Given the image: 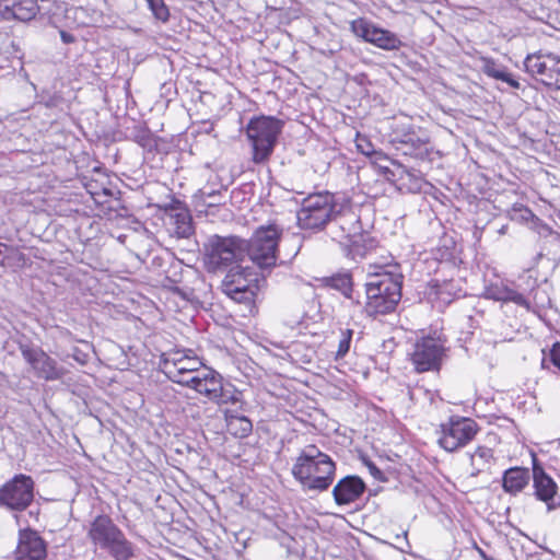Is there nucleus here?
I'll use <instances>...</instances> for the list:
<instances>
[{
    "label": "nucleus",
    "mask_w": 560,
    "mask_h": 560,
    "mask_svg": "<svg viewBox=\"0 0 560 560\" xmlns=\"http://www.w3.org/2000/svg\"><path fill=\"white\" fill-rule=\"evenodd\" d=\"M292 475L305 492H324L335 480L336 464L316 445H307L296 457Z\"/></svg>",
    "instance_id": "nucleus-1"
},
{
    "label": "nucleus",
    "mask_w": 560,
    "mask_h": 560,
    "mask_svg": "<svg viewBox=\"0 0 560 560\" xmlns=\"http://www.w3.org/2000/svg\"><path fill=\"white\" fill-rule=\"evenodd\" d=\"M404 276L398 264L388 265L365 284L368 316L376 317L394 312L401 300Z\"/></svg>",
    "instance_id": "nucleus-2"
},
{
    "label": "nucleus",
    "mask_w": 560,
    "mask_h": 560,
    "mask_svg": "<svg viewBox=\"0 0 560 560\" xmlns=\"http://www.w3.org/2000/svg\"><path fill=\"white\" fill-rule=\"evenodd\" d=\"M331 240L339 243L348 242L353 256H364L366 247L361 242H369V248L374 246V240L364 234L360 215L355 212L350 199L340 196L326 228Z\"/></svg>",
    "instance_id": "nucleus-3"
},
{
    "label": "nucleus",
    "mask_w": 560,
    "mask_h": 560,
    "mask_svg": "<svg viewBox=\"0 0 560 560\" xmlns=\"http://www.w3.org/2000/svg\"><path fill=\"white\" fill-rule=\"evenodd\" d=\"M88 538L115 560H130L133 557L132 544L107 515H98L91 522Z\"/></svg>",
    "instance_id": "nucleus-4"
},
{
    "label": "nucleus",
    "mask_w": 560,
    "mask_h": 560,
    "mask_svg": "<svg viewBox=\"0 0 560 560\" xmlns=\"http://www.w3.org/2000/svg\"><path fill=\"white\" fill-rule=\"evenodd\" d=\"M283 121L272 116L254 117L246 127V135L252 144L255 164L269 160L282 132Z\"/></svg>",
    "instance_id": "nucleus-5"
},
{
    "label": "nucleus",
    "mask_w": 560,
    "mask_h": 560,
    "mask_svg": "<svg viewBox=\"0 0 560 560\" xmlns=\"http://www.w3.org/2000/svg\"><path fill=\"white\" fill-rule=\"evenodd\" d=\"M282 229L275 224L258 226L252 237L245 240L244 254L261 270L277 265L278 245Z\"/></svg>",
    "instance_id": "nucleus-6"
},
{
    "label": "nucleus",
    "mask_w": 560,
    "mask_h": 560,
    "mask_svg": "<svg viewBox=\"0 0 560 560\" xmlns=\"http://www.w3.org/2000/svg\"><path fill=\"white\" fill-rule=\"evenodd\" d=\"M339 197L328 191L308 195L296 213L299 226L312 231L326 229Z\"/></svg>",
    "instance_id": "nucleus-7"
},
{
    "label": "nucleus",
    "mask_w": 560,
    "mask_h": 560,
    "mask_svg": "<svg viewBox=\"0 0 560 560\" xmlns=\"http://www.w3.org/2000/svg\"><path fill=\"white\" fill-rule=\"evenodd\" d=\"M244 246L245 240L238 236H211L205 244L208 270L217 272L243 261L245 258Z\"/></svg>",
    "instance_id": "nucleus-8"
},
{
    "label": "nucleus",
    "mask_w": 560,
    "mask_h": 560,
    "mask_svg": "<svg viewBox=\"0 0 560 560\" xmlns=\"http://www.w3.org/2000/svg\"><path fill=\"white\" fill-rule=\"evenodd\" d=\"M479 427L470 418L451 417L441 424L439 444L447 452H455L474 440Z\"/></svg>",
    "instance_id": "nucleus-9"
},
{
    "label": "nucleus",
    "mask_w": 560,
    "mask_h": 560,
    "mask_svg": "<svg viewBox=\"0 0 560 560\" xmlns=\"http://www.w3.org/2000/svg\"><path fill=\"white\" fill-rule=\"evenodd\" d=\"M34 498V481L30 476L20 474L0 489V505L12 511H24Z\"/></svg>",
    "instance_id": "nucleus-10"
},
{
    "label": "nucleus",
    "mask_w": 560,
    "mask_h": 560,
    "mask_svg": "<svg viewBox=\"0 0 560 560\" xmlns=\"http://www.w3.org/2000/svg\"><path fill=\"white\" fill-rule=\"evenodd\" d=\"M445 354L441 338L427 336L415 343L410 360L418 373L439 371Z\"/></svg>",
    "instance_id": "nucleus-11"
},
{
    "label": "nucleus",
    "mask_w": 560,
    "mask_h": 560,
    "mask_svg": "<svg viewBox=\"0 0 560 560\" xmlns=\"http://www.w3.org/2000/svg\"><path fill=\"white\" fill-rule=\"evenodd\" d=\"M19 349L23 359L31 365L36 377L52 382L61 380L67 374V370L59 365L42 348L20 343Z\"/></svg>",
    "instance_id": "nucleus-12"
},
{
    "label": "nucleus",
    "mask_w": 560,
    "mask_h": 560,
    "mask_svg": "<svg viewBox=\"0 0 560 560\" xmlns=\"http://www.w3.org/2000/svg\"><path fill=\"white\" fill-rule=\"evenodd\" d=\"M525 70L547 86L560 90V57L556 54H533L524 61Z\"/></svg>",
    "instance_id": "nucleus-13"
},
{
    "label": "nucleus",
    "mask_w": 560,
    "mask_h": 560,
    "mask_svg": "<svg viewBox=\"0 0 560 560\" xmlns=\"http://www.w3.org/2000/svg\"><path fill=\"white\" fill-rule=\"evenodd\" d=\"M350 27L357 37L384 50H398L404 45L395 33L377 27L363 18L353 20Z\"/></svg>",
    "instance_id": "nucleus-14"
},
{
    "label": "nucleus",
    "mask_w": 560,
    "mask_h": 560,
    "mask_svg": "<svg viewBox=\"0 0 560 560\" xmlns=\"http://www.w3.org/2000/svg\"><path fill=\"white\" fill-rule=\"evenodd\" d=\"M532 479L534 495L537 500L546 503L547 511L551 512L559 508L558 486L535 457L533 459Z\"/></svg>",
    "instance_id": "nucleus-15"
},
{
    "label": "nucleus",
    "mask_w": 560,
    "mask_h": 560,
    "mask_svg": "<svg viewBox=\"0 0 560 560\" xmlns=\"http://www.w3.org/2000/svg\"><path fill=\"white\" fill-rule=\"evenodd\" d=\"M396 150L402 155L410 156L417 160L425 161L431 160L433 147L427 135L417 132L415 130L404 133L394 140Z\"/></svg>",
    "instance_id": "nucleus-16"
},
{
    "label": "nucleus",
    "mask_w": 560,
    "mask_h": 560,
    "mask_svg": "<svg viewBox=\"0 0 560 560\" xmlns=\"http://www.w3.org/2000/svg\"><path fill=\"white\" fill-rule=\"evenodd\" d=\"M46 557L47 545L39 534L30 528L20 530L15 560H45Z\"/></svg>",
    "instance_id": "nucleus-17"
},
{
    "label": "nucleus",
    "mask_w": 560,
    "mask_h": 560,
    "mask_svg": "<svg viewBox=\"0 0 560 560\" xmlns=\"http://www.w3.org/2000/svg\"><path fill=\"white\" fill-rule=\"evenodd\" d=\"M186 387L195 389L198 394L203 395L213 401L221 393L222 376L212 369H205L200 374L192 375L189 381H184Z\"/></svg>",
    "instance_id": "nucleus-18"
},
{
    "label": "nucleus",
    "mask_w": 560,
    "mask_h": 560,
    "mask_svg": "<svg viewBox=\"0 0 560 560\" xmlns=\"http://www.w3.org/2000/svg\"><path fill=\"white\" fill-rule=\"evenodd\" d=\"M366 490L365 482L355 475L341 478L332 489L337 505H349L359 500Z\"/></svg>",
    "instance_id": "nucleus-19"
},
{
    "label": "nucleus",
    "mask_w": 560,
    "mask_h": 560,
    "mask_svg": "<svg viewBox=\"0 0 560 560\" xmlns=\"http://www.w3.org/2000/svg\"><path fill=\"white\" fill-rule=\"evenodd\" d=\"M237 287L240 291L252 289V291L258 290V279L255 273L249 271L247 267H241L235 265L231 267L225 278L222 281V290L228 293V289H234Z\"/></svg>",
    "instance_id": "nucleus-20"
},
{
    "label": "nucleus",
    "mask_w": 560,
    "mask_h": 560,
    "mask_svg": "<svg viewBox=\"0 0 560 560\" xmlns=\"http://www.w3.org/2000/svg\"><path fill=\"white\" fill-rule=\"evenodd\" d=\"M532 472L528 468L511 467L502 475V488L505 493L517 495L528 486Z\"/></svg>",
    "instance_id": "nucleus-21"
},
{
    "label": "nucleus",
    "mask_w": 560,
    "mask_h": 560,
    "mask_svg": "<svg viewBox=\"0 0 560 560\" xmlns=\"http://www.w3.org/2000/svg\"><path fill=\"white\" fill-rule=\"evenodd\" d=\"M322 287L336 290L340 292L346 299L360 304L359 300L353 299V279L349 271L336 272L331 276L323 277L319 279Z\"/></svg>",
    "instance_id": "nucleus-22"
},
{
    "label": "nucleus",
    "mask_w": 560,
    "mask_h": 560,
    "mask_svg": "<svg viewBox=\"0 0 560 560\" xmlns=\"http://www.w3.org/2000/svg\"><path fill=\"white\" fill-rule=\"evenodd\" d=\"M39 7L36 0H16L4 7L5 19H14L21 22L33 20L38 13Z\"/></svg>",
    "instance_id": "nucleus-23"
},
{
    "label": "nucleus",
    "mask_w": 560,
    "mask_h": 560,
    "mask_svg": "<svg viewBox=\"0 0 560 560\" xmlns=\"http://www.w3.org/2000/svg\"><path fill=\"white\" fill-rule=\"evenodd\" d=\"M431 289L434 291L436 299L444 304H450L455 299L465 295L460 287L459 280L455 279H433L431 281Z\"/></svg>",
    "instance_id": "nucleus-24"
},
{
    "label": "nucleus",
    "mask_w": 560,
    "mask_h": 560,
    "mask_svg": "<svg viewBox=\"0 0 560 560\" xmlns=\"http://www.w3.org/2000/svg\"><path fill=\"white\" fill-rule=\"evenodd\" d=\"M396 174L399 175V182L396 187L402 192L418 194L427 185V182L419 172L410 170L405 165Z\"/></svg>",
    "instance_id": "nucleus-25"
},
{
    "label": "nucleus",
    "mask_w": 560,
    "mask_h": 560,
    "mask_svg": "<svg viewBox=\"0 0 560 560\" xmlns=\"http://www.w3.org/2000/svg\"><path fill=\"white\" fill-rule=\"evenodd\" d=\"M170 225L178 238H188L194 234L192 217L187 209H178L171 212Z\"/></svg>",
    "instance_id": "nucleus-26"
},
{
    "label": "nucleus",
    "mask_w": 560,
    "mask_h": 560,
    "mask_svg": "<svg viewBox=\"0 0 560 560\" xmlns=\"http://www.w3.org/2000/svg\"><path fill=\"white\" fill-rule=\"evenodd\" d=\"M226 188L222 185L219 188H213L206 185L194 195V202L197 208H215L223 203V192Z\"/></svg>",
    "instance_id": "nucleus-27"
},
{
    "label": "nucleus",
    "mask_w": 560,
    "mask_h": 560,
    "mask_svg": "<svg viewBox=\"0 0 560 560\" xmlns=\"http://www.w3.org/2000/svg\"><path fill=\"white\" fill-rule=\"evenodd\" d=\"M203 365L201 360L194 353L190 355H186L185 359L180 362V365L175 371H168V380L173 383L186 386V383L182 380L183 373L188 374H200V368Z\"/></svg>",
    "instance_id": "nucleus-28"
},
{
    "label": "nucleus",
    "mask_w": 560,
    "mask_h": 560,
    "mask_svg": "<svg viewBox=\"0 0 560 560\" xmlns=\"http://www.w3.org/2000/svg\"><path fill=\"white\" fill-rule=\"evenodd\" d=\"M194 354L191 349H172L160 355L159 366L161 371L168 377V371H175L180 365L186 355Z\"/></svg>",
    "instance_id": "nucleus-29"
},
{
    "label": "nucleus",
    "mask_w": 560,
    "mask_h": 560,
    "mask_svg": "<svg viewBox=\"0 0 560 560\" xmlns=\"http://www.w3.org/2000/svg\"><path fill=\"white\" fill-rule=\"evenodd\" d=\"M487 296L495 301L513 302L526 308L529 307V303L523 294L508 287L491 288L487 291Z\"/></svg>",
    "instance_id": "nucleus-30"
},
{
    "label": "nucleus",
    "mask_w": 560,
    "mask_h": 560,
    "mask_svg": "<svg viewBox=\"0 0 560 560\" xmlns=\"http://www.w3.org/2000/svg\"><path fill=\"white\" fill-rule=\"evenodd\" d=\"M482 71L486 75L501 80L503 82H506L513 89H518L520 83L516 81L510 72L506 71V68L497 63L492 59H485Z\"/></svg>",
    "instance_id": "nucleus-31"
},
{
    "label": "nucleus",
    "mask_w": 560,
    "mask_h": 560,
    "mask_svg": "<svg viewBox=\"0 0 560 560\" xmlns=\"http://www.w3.org/2000/svg\"><path fill=\"white\" fill-rule=\"evenodd\" d=\"M491 459H493V452L491 448L486 446H479L476 451L470 455L471 466L474 471L471 476H477L481 472L487 465L490 464Z\"/></svg>",
    "instance_id": "nucleus-32"
},
{
    "label": "nucleus",
    "mask_w": 560,
    "mask_h": 560,
    "mask_svg": "<svg viewBox=\"0 0 560 560\" xmlns=\"http://www.w3.org/2000/svg\"><path fill=\"white\" fill-rule=\"evenodd\" d=\"M226 430L235 438L245 439L252 433L253 423L246 416H241L226 424Z\"/></svg>",
    "instance_id": "nucleus-33"
},
{
    "label": "nucleus",
    "mask_w": 560,
    "mask_h": 560,
    "mask_svg": "<svg viewBox=\"0 0 560 560\" xmlns=\"http://www.w3.org/2000/svg\"><path fill=\"white\" fill-rule=\"evenodd\" d=\"M541 368L560 373V342H555L549 351L542 350Z\"/></svg>",
    "instance_id": "nucleus-34"
},
{
    "label": "nucleus",
    "mask_w": 560,
    "mask_h": 560,
    "mask_svg": "<svg viewBox=\"0 0 560 560\" xmlns=\"http://www.w3.org/2000/svg\"><path fill=\"white\" fill-rule=\"evenodd\" d=\"M256 292L257 291H252V289L240 291L237 287H234V289H228V293L225 294L237 303L252 305L255 301Z\"/></svg>",
    "instance_id": "nucleus-35"
},
{
    "label": "nucleus",
    "mask_w": 560,
    "mask_h": 560,
    "mask_svg": "<svg viewBox=\"0 0 560 560\" xmlns=\"http://www.w3.org/2000/svg\"><path fill=\"white\" fill-rule=\"evenodd\" d=\"M219 394V397H217V399L213 400V402L218 404V405H225V404H233V405H240V409H242V406L244 405V402L242 401V398H241V393L236 392V390H228V389H224L223 385L221 386V393H218Z\"/></svg>",
    "instance_id": "nucleus-36"
},
{
    "label": "nucleus",
    "mask_w": 560,
    "mask_h": 560,
    "mask_svg": "<svg viewBox=\"0 0 560 560\" xmlns=\"http://www.w3.org/2000/svg\"><path fill=\"white\" fill-rule=\"evenodd\" d=\"M148 5H149V9L151 10V12L153 13V15L162 21V22H166L170 18V11H168V8L166 7L164 0H145Z\"/></svg>",
    "instance_id": "nucleus-37"
},
{
    "label": "nucleus",
    "mask_w": 560,
    "mask_h": 560,
    "mask_svg": "<svg viewBox=\"0 0 560 560\" xmlns=\"http://www.w3.org/2000/svg\"><path fill=\"white\" fill-rule=\"evenodd\" d=\"M133 140L144 149L152 150L155 141L151 131L147 128H139L133 133Z\"/></svg>",
    "instance_id": "nucleus-38"
},
{
    "label": "nucleus",
    "mask_w": 560,
    "mask_h": 560,
    "mask_svg": "<svg viewBox=\"0 0 560 560\" xmlns=\"http://www.w3.org/2000/svg\"><path fill=\"white\" fill-rule=\"evenodd\" d=\"M352 336H353V330H351V329L341 330V338L338 343V350L336 352V360L342 359L349 352Z\"/></svg>",
    "instance_id": "nucleus-39"
},
{
    "label": "nucleus",
    "mask_w": 560,
    "mask_h": 560,
    "mask_svg": "<svg viewBox=\"0 0 560 560\" xmlns=\"http://www.w3.org/2000/svg\"><path fill=\"white\" fill-rule=\"evenodd\" d=\"M8 253V264L7 267H23L26 262V257L23 253L18 249L9 246H4Z\"/></svg>",
    "instance_id": "nucleus-40"
},
{
    "label": "nucleus",
    "mask_w": 560,
    "mask_h": 560,
    "mask_svg": "<svg viewBox=\"0 0 560 560\" xmlns=\"http://www.w3.org/2000/svg\"><path fill=\"white\" fill-rule=\"evenodd\" d=\"M357 148L358 150L366 155V156H371V155H381V152H376L374 149H373V145L372 143L365 139V138H359L357 140Z\"/></svg>",
    "instance_id": "nucleus-41"
},
{
    "label": "nucleus",
    "mask_w": 560,
    "mask_h": 560,
    "mask_svg": "<svg viewBox=\"0 0 560 560\" xmlns=\"http://www.w3.org/2000/svg\"><path fill=\"white\" fill-rule=\"evenodd\" d=\"M393 165H394L393 168L384 166V167H382V170H383V174L385 175L386 179L397 186V184L399 182V175H397L396 173L398 172L399 168H404V165L400 163H395V162L393 163Z\"/></svg>",
    "instance_id": "nucleus-42"
},
{
    "label": "nucleus",
    "mask_w": 560,
    "mask_h": 560,
    "mask_svg": "<svg viewBox=\"0 0 560 560\" xmlns=\"http://www.w3.org/2000/svg\"><path fill=\"white\" fill-rule=\"evenodd\" d=\"M364 464L365 466L368 467L370 474L376 479V480H380V481H385L386 478L383 474V471L381 469L377 468V466L372 462V460H369V459H364Z\"/></svg>",
    "instance_id": "nucleus-43"
},
{
    "label": "nucleus",
    "mask_w": 560,
    "mask_h": 560,
    "mask_svg": "<svg viewBox=\"0 0 560 560\" xmlns=\"http://www.w3.org/2000/svg\"><path fill=\"white\" fill-rule=\"evenodd\" d=\"M71 357L81 365H85L89 362V353L78 347L72 349Z\"/></svg>",
    "instance_id": "nucleus-44"
},
{
    "label": "nucleus",
    "mask_w": 560,
    "mask_h": 560,
    "mask_svg": "<svg viewBox=\"0 0 560 560\" xmlns=\"http://www.w3.org/2000/svg\"><path fill=\"white\" fill-rule=\"evenodd\" d=\"M242 409L238 408H235V409H232V408H225L223 409V417H224V421H225V425L229 424L234 418H240L242 415H241V411Z\"/></svg>",
    "instance_id": "nucleus-45"
},
{
    "label": "nucleus",
    "mask_w": 560,
    "mask_h": 560,
    "mask_svg": "<svg viewBox=\"0 0 560 560\" xmlns=\"http://www.w3.org/2000/svg\"><path fill=\"white\" fill-rule=\"evenodd\" d=\"M4 246H7V245L0 243V266L1 267H7V264L9 262L8 261V253H9V250H7L4 248Z\"/></svg>",
    "instance_id": "nucleus-46"
},
{
    "label": "nucleus",
    "mask_w": 560,
    "mask_h": 560,
    "mask_svg": "<svg viewBox=\"0 0 560 560\" xmlns=\"http://www.w3.org/2000/svg\"><path fill=\"white\" fill-rule=\"evenodd\" d=\"M60 37H61V40L65 43V44H71L74 42V36L68 32H65V31H61L60 32Z\"/></svg>",
    "instance_id": "nucleus-47"
},
{
    "label": "nucleus",
    "mask_w": 560,
    "mask_h": 560,
    "mask_svg": "<svg viewBox=\"0 0 560 560\" xmlns=\"http://www.w3.org/2000/svg\"><path fill=\"white\" fill-rule=\"evenodd\" d=\"M476 549L479 553V556L483 559V560H494L492 557L488 556L481 548H479L478 546H476Z\"/></svg>",
    "instance_id": "nucleus-48"
},
{
    "label": "nucleus",
    "mask_w": 560,
    "mask_h": 560,
    "mask_svg": "<svg viewBox=\"0 0 560 560\" xmlns=\"http://www.w3.org/2000/svg\"><path fill=\"white\" fill-rule=\"evenodd\" d=\"M522 211L524 212L523 218L528 219L529 217H534V213L528 208H523Z\"/></svg>",
    "instance_id": "nucleus-49"
},
{
    "label": "nucleus",
    "mask_w": 560,
    "mask_h": 560,
    "mask_svg": "<svg viewBox=\"0 0 560 560\" xmlns=\"http://www.w3.org/2000/svg\"><path fill=\"white\" fill-rule=\"evenodd\" d=\"M509 230V225L508 224H503L499 230H498V233L500 235H504Z\"/></svg>",
    "instance_id": "nucleus-50"
},
{
    "label": "nucleus",
    "mask_w": 560,
    "mask_h": 560,
    "mask_svg": "<svg viewBox=\"0 0 560 560\" xmlns=\"http://www.w3.org/2000/svg\"><path fill=\"white\" fill-rule=\"evenodd\" d=\"M453 256L451 252L446 248L445 252L441 255L442 259H450Z\"/></svg>",
    "instance_id": "nucleus-51"
},
{
    "label": "nucleus",
    "mask_w": 560,
    "mask_h": 560,
    "mask_svg": "<svg viewBox=\"0 0 560 560\" xmlns=\"http://www.w3.org/2000/svg\"><path fill=\"white\" fill-rule=\"evenodd\" d=\"M192 376V374H188V373H183L182 374V380L183 381H189V378Z\"/></svg>",
    "instance_id": "nucleus-52"
},
{
    "label": "nucleus",
    "mask_w": 560,
    "mask_h": 560,
    "mask_svg": "<svg viewBox=\"0 0 560 560\" xmlns=\"http://www.w3.org/2000/svg\"><path fill=\"white\" fill-rule=\"evenodd\" d=\"M404 538L406 539V542L409 546V542L407 541V533H404Z\"/></svg>",
    "instance_id": "nucleus-53"
},
{
    "label": "nucleus",
    "mask_w": 560,
    "mask_h": 560,
    "mask_svg": "<svg viewBox=\"0 0 560 560\" xmlns=\"http://www.w3.org/2000/svg\"><path fill=\"white\" fill-rule=\"evenodd\" d=\"M559 3H560V0H559Z\"/></svg>",
    "instance_id": "nucleus-54"
}]
</instances>
